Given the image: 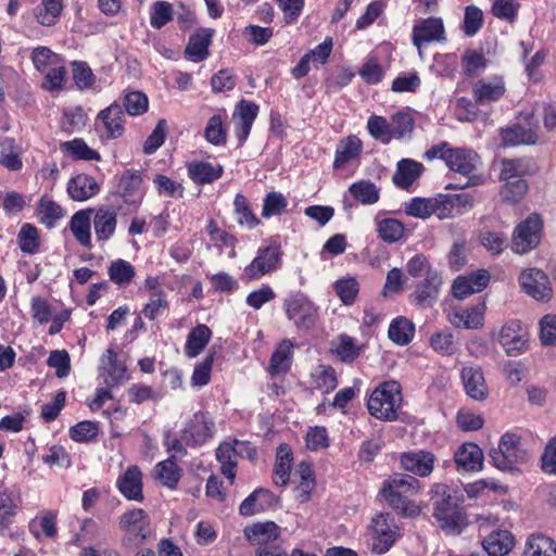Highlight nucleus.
Returning <instances> with one entry per match:
<instances>
[{"instance_id": "obj_1", "label": "nucleus", "mask_w": 556, "mask_h": 556, "mask_svg": "<svg viewBox=\"0 0 556 556\" xmlns=\"http://www.w3.org/2000/svg\"><path fill=\"white\" fill-rule=\"evenodd\" d=\"M432 516L440 528L451 534H458L467 525L466 516L460 507L458 492L447 484L435 483L430 492Z\"/></svg>"}, {"instance_id": "obj_2", "label": "nucleus", "mask_w": 556, "mask_h": 556, "mask_svg": "<svg viewBox=\"0 0 556 556\" xmlns=\"http://www.w3.org/2000/svg\"><path fill=\"white\" fill-rule=\"evenodd\" d=\"M420 481L410 475L394 473L382 483L381 494L386 502L404 517H416L420 508L410 497L420 492Z\"/></svg>"}, {"instance_id": "obj_3", "label": "nucleus", "mask_w": 556, "mask_h": 556, "mask_svg": "<svg viewBox=\"0 0 556 556\" xmlns=\"http://www.w3.org/2000/svg\"><path fill=\"white\" fill-rule=\"evenodd\" d=\"M401 387L396 381H386L379 384L367 401L371 416L383 421L397 419V409L402 404Z\"/></svg>"}, {"instance_id": "obj_4", "label": "nucleus", "mask_w": 556, "mask_h": 556, "mask_svg": "<svg viewBox=\"0 0 556 556\" xmlns=\"http://www.w3.org/2000/svg\"><path fill=\"white\" fill-rule=\"evenodd\" d=\"M489 456L493 465L503 471H513L518 464L528 460V454L521 447L520 437L509 432L502 435L498 446L492 448Z\"/></svg>"}, {"instance_id": "obj_5", "label": "nucleus", "mask_w": 556, "mask_h": 556, "mask_svg": "<svg viewBox=\"0 0 556 556\" xmlns=\"http://www.w3.org/2000/svg\"><path fill=\"white\" fill-rule=\"evenodd\" d=\"M149 516L143 509L135 508L124 513L118 520V527L124 532L122 545L134 548L144 542L149 535Z\"/></svg>"}, {"instance_id": "obj_6", "label": "nucleus", "mask_w": 556, "mask_h": 556, "mask_svg": "<svg viewBox=\"0 0 556 556\" xmlns=\"http://www.w3.org/2000/svg\"><path fill=\"white\" fill-rule=\"evenodd\" d=\"M282 252L279 245H268L257 251L253 261L245 266L242 279L247 281L258 280L266 274L276 271L281 264Z\"/></svg>"}, {"instance_id": "obj_7", "label": "nucleus", "mask_w": 556, "mask_h": 556, "mask_svg": "<svg viewBox=\"0 0 556 556\" xmlns=\"http://www.w3.org/2000/svg\"><path fill=\"white\" fill-rule=\"evenodd\" d=\"M542 219L538 214H531L515 229L511 239V250L523 254L538 247L541 239Z\"/></svg>"}, {"instance_id": "obj_8", "label": "nucleus", "mask_w": 556, "mask_h": 556, "mask_svg": "<svg viewBox=\"0 0 556 556\" xmlns=\"http://www.w3.org/2000/svg\"><path fill=\"white\" fill-rule=\"evenodd\" d=\"M283 307L288 318L293 320L298 329L308 330L315 326L318 309L306 296H291L285 301Z\"/></svg>"}, {"instance_id": "obj_9", "label": "nucleus", "mask_w": 556, "mask_h": 556, "mask_svg": "<svg viewBox=\"0 0 556 556\" xmlns=\"http://www.w3.org/2000/svg\"><path fill=\"white\" fill-rule=\"evenodd\" d=\"M372 551L379 555L387 553L395 543L397 527L389 513H381L372 518Z\"/></svg>"}, {"instance_id": "obj_10", "label": "nucleus", "mask_w": 556, "mask_h": 556, "mask_svg": "<svg viewBox=\"0 0 556 556\" xmlns=\"http://www.w3.org/2000/svg\"><path fill=\"white\" fill-rule=\"evenodd\" d=\"M521 289L539 302H548L553 290L548 276L541 269L527 268L519 276Z\"/></svg>"}, {"instance_id": "obj_11", "label": "nucleus", "mask_w": 556, "mask_h": 556, "mask_svg": "<svg viewBox=\"0 0 556 556\" xmlns=\"http://www.w3.org/2000/svg\"><path fill=\"white\" fill-rule=\"evenodd\" d=\"M215 425L203 412L195 413L182 431V440L190 446L204 444L214 434Z\"/></svg>"}, {"instance_id": "obj_12", "label": "nucleus", "mask_w": 556, "mask_h": 556, "mask_svg": "<svg viewBox=\"0 0 556 556\" xmlns=\"http://www.w3.org/2000/svg\"><path fill=\"white\" fill-rule=\"evenodd\" d=\"M412 40L413 45L418 49L419 54H421L424 43L446 40L442 18L428 17L419 21L413 28Z\"/></svg>"}, {"instance_id": "obj_13", "label": "nucleus", "mask_w": 556, "mask_h": 556, "mask_svg": "<svg viewBox=\"0 0 556 556\" xmlns=\"http://www.w3.org/2000/svg\"><path fill=\"white\" fill-rule=\"evenodd\" d=\"M441 195L435 198H413L405 202L403 207L404 212L408 216L416 218H428L431 215L438 216L440 219L448 218V212L446 206L441 205Z\"/></svg>"}, {"instance_id": "obj_14", "label": "nucleus", "mask_w": 556, "mask_h": 556, "mask_svg": "<svg viewBox=\"0 0 556 556\" xmlns=\"http://www.w3.org/2000/svg\"><path fill=\"white\" fill-rule=\"evenodd\" d=\"M498 341L508 356H518L528 349L529 338L519 323H510L502 327Z\"/></svg>"}, {"instance_id": "obj_15", "label": "nucleus", "mask_w": 556, "mask_h": 556, "mask_svg": "<svg viewBox=\"0 0 556 556\" xmlns=\"http://www.w3.org/2000/svg\"><path fill=\"white\" fill-rule=\"evenodd\" d=\"M91 219L97 241H108L116 230L117 208L111 205H101L94 210Z\"/></svg>"}, {"instance_id": "obj_16", "label": "nucleus", "mask_w": 556, "mask_h": 556, "mask_svg": "<svg viewBox=\"0 0 556 556\" xmlns=\"http://www.w3.org/2000/svg\"><path fill=\"white\" fill-rule=\"evenodd\" d=\"M97 121L110 139L119 138L125 131V113L116 102L100 111Z\"/></svg>"}, {"instance_id": "obj_17", "label": "nucleus", "mask_w": 556, "mask_h": 556, "mask_svg": "<svg viewBox=\"0 0 556 556\" xmlns=\"http://www.w3.org/2000/svg\"><path fill=\"white\" fill-rule=\"evenodd\" d=\"M434 454L426 450L403 453L401 456L402 468L419 477H428L434 468Z\"/></svg>"}, {"instance_id": "obj_18", "label": "nucleus", "mask_w": 556, "mask_h": 556, "mask_svg": "<svg viewBox=\"0 0 556 556\" xmlns=\"http://www.w3.org/2000/svg\"><path fill=\"white\" fill-rule=\"evenodd\" d=\"M465 392L475 401H483L489 395L484 375L479 366H464L460 370Z\"/></svg>"}, {"instance_id": "obj_19", "label": "nucleus", "mask_w": 556, "mask_h": 556, "mask_svg": "<svg viewBox=\"0 0 556 556\" xmlns=\"http://www.w3.org/2000/svg\"><path fill=\"white\" fill-rule=\"evenodd\" d=\"M445 154L446 166L462 175L468 176L476 170L479 163L478 154L470 149H447Z\"/></svg>"}, {"instance_id": "obj_20", "label": "nucleus", "mask_w": 556, "mask_h": 556, "mask_svg": "<svg viewBox=\"0 0 556 556\" xmlns=\"http://www.w3.org/2000/svg\"><path fill=\"white\" fill-rule=\"evenodd\" d=\"M243 533L252 545H265L279 538L280 528L274 521L255 522L247 526Z\"/></svg>"}, {"instance_id": "obj_21", "label": "nucleus", "mask_w": 556, "mask_h": 556, "mask_svg": "<svg viewBox=\"0 0 556 556\" xmlns=\"http://www.w3.org/2000/svg\"><path fill=\"white\" fill-rule=\"evenodd\" d=\"M117 486L119 492L128 500L141 502L142 493V475L137 466H130L118 478Z\"/></svg>"}, {"instance_id": "obj_22", "label": "nucleus", "mask_w": 556, "mask_h": 556, "mask_svg": "<svg viewBox=\"0 0 556 556\" xmlns=\"http://www.w3.org/2000/svg\"><path fill=\"white\" fill-rule=\"evenodd\" d=\"M442 285L441 276L438 271H428L425 280L418 287L414 294V302L420 307H430L437 302L439 289Z\"/></svg>"}, {"instance_id": "obj_23", "label": "nucleus", "mask_w": 556, "mask_h": 556, "mask_svg": "<svg viewBox=\"0 0 556 556\" xmlns=\"http://www.w3.org/2000/svg\"><path fill=\"white\" fill-rule=\"evenodd\" d=\"M100 191L97 180L89 175L79 174L67 182V193L72 200L83 202L92 198Z\"/></svg>"}, {"instance_id": "obj_24", "label": "nucleus", "mask_w": 556, "mask_h": 556, "mask_svg": "<svg viewBox=\"0 0 556 556\" xmlns=\"http://www.w3.org/2000/svg\"><path fill=\"white\" fill-rule=\"evenodd\" d=\"M454 459L458 469L478 471L482 469L483 453L476 443L467 442L458 447L455 452Z\"/></svg>"}, {"instance_id": "obj_25", "label": "nucleus", "mask_w": 556, "mask_h": 556, "mask_svg": "<svg viewBox=\"0 0 556 556\" xmlns=\"http://www.w3.org/2000/svg\"><path fill=\"white\" fill-rule=\"evenodd\" d=\"M94 208L76 212L70 222V229L74 238L85 248L90 249L91 243V217Z\"/></svg>"}, {"instance_id": "obj_26", "label": "nucleus", "mask_w": 556, "mask_h": 556, "mask_svg": "<svg viewBox=\"0 0 556 556\" xmlns=\"http://www.w3.org/2000/svg\"><path fill=\"white\" fill-rule=\"evenodd\" d=\"M506 91L503 78L495 77L493 80L480 79L472 89L473 98L479 104H486L500 100Z\"/></svg>"}, {"instance_id": "obj_27", "label": "nucleus", "mask_w": 556, "mask_h": 556, "mask_svg": "<svg viewBox=\"0 0 556 556\" xmlns=\"http://www.w3.org/2000/svg\"><path fill=\"white\" fill-rule=\"evenodd\" d=\"M330 352L341 362L351 364L361 355L362 346L354 338L342 333L331 340Z\"/></svg>"}, {"instance_id": "obj_28", "label": "nucleus", "mask_w": 556, "mask_h": 556, "mask_svg": "<svg viewBox=\"0 0 556 556\" xmlns=\"http://www.w3.org/2000/svg\"><path fill=\"white\" fill-rule=\"evenodd\" d=\"M276 498L266 489H256L240 505L239 513L242 516H253L274 506Z\"/></svg>"}, {"instance_id": "obj_29", "label": "nucleus", "mask_w": 556, "mask_h": 556, "mask_svg": "<svg viewBox=\"0 0 556 556\" xmlns=\"http://www.w3.org/2000/svg\"><path fill=\"white\" fill-rule=\"evenodd\" d=\"M142 178L139 172L126 170L119 178L117 192L127 204H136L141 200L140 187Z\"/></svg>"}, {"instance_id": "obj_30", "label": "nucleus", "mask_w": 556, "mask_h": 556, "mask_svg": "<svg viewBox=\"0 0 556 556\" xmlns=\"http://www.w3.org/2000/svg\"><path fill=\"white\" fill-rule=\"evenodd\" d=\"M482 545L489 556H505L513 549L515 539L507 530H495L483 540Z\"/></svg>"}, {"instance_id": "obj_31", "label": "nucleus", "mask_w": 556, "mask_h": 556, "mask_svg": "<svg viewBox=\"0 0 556 556\" xmlns=\"http://www.w3.org/2000/svg\"><path fill=\"white\" fill-rule=\"evenodd\" d=\"M424 165L409 159H403L397 163L393 182L403 189L410 187L422 173Z\"/></svg>"}, {"instance_id": "obj_32", "label": "nucleus", "mask_w": 556, "mask_h": 556, "mask_svg": "<svg viewBox=\"0 0 556 556\" xmlns=\"http://www.w3.org/2000/svg\"><path fill=\"white\" fill-rule=\"evenodd\" d=\"M241 451L237 450V447L228 442H224L219 444L216 450V458L220 464L222 473L233 483L236 478V467H237V458Z\"/></svg>"}, {"instance_id": "obj_33", "label": "nucleus", "mask_w": 556, "mask_h": 556, "mask_svg": "<svg viewBox=\"0 0 556 556\" xmlns=\"http://www.w3.org/2000/svg\"><path fill=\"white\" fill-rule=\"evenodd\" d=\"M294 476L299 478V483L295 488V497L301 503L309 501L311 494L316 486L314 471L311 465L302 462L296 466Z\"/></svg>"}, {"instance_id": "obj_34", "label": "nucleus", "mask_w": 556, "mask_h": 556, "mask_svg": "<svg viewBox=\"0 0 556 556\" xmlns=\"http://www.w3.org/2000/svg\"><path fill=\"white\" fill-rule=\"evenodd\" d=\"M212 337L211 329L204 325H198L188 334L185 352L188 357H197L207 345Z\"/></svg>"}, {"instance_id": "obj_35", "label": "nucleus", "mask_w": 556, "mask_h": 556, "mask_svg": "<svg viewBox=\"0 0 556 556\" xmlns=\"http://www.w3.org/2000/svg\"><path fill=\"white\" fill-rule=\"evenodd\" d=\"M188 174L195 184L205 185L218 179L223 174V167L213 166L208 162H195L188 165Z\"/></svg>"}, {"instance_id": "obj_36", "label": "nucleus", "mask_w": 556, "mask_h": 556, "mask_svg": "<svg viewBox=\"0 0 556 556\" xmlns=\"http://www.w3.org/2000/svg\"><path fill=\"white\" fill-rule=\"evenodd\" d=\"M361 140L356 136H349L345 140L341 141L336 150L333 167H344L346 163L357 159L361 154Z\"/></svg>"}, {"instance_id": "obj_37", "label": "nucleus", "mask_w": 556, "mask_h": 556, "mask_svg": "<svg viewBox=\"0 0 556 556\" xmlns=\"http://www.w3.org/2000/svg\"><path fill=\"white\" fill-rule=\"evenodd\" d=\"M292 453L288 445L282 444L277 448L274 468V482L276 485H286L290 479Z\"/></svg>"}, {"instance_id": "obj_38", "label": "nucleus", "mask_w": 556, "mask_h": 556, "mask_svg": "<svg viewBox=\"0 0 556 556\" xmlns=\"http://www.w3.org/2000/svg\"><path fill=\"white\" fill-rule=\"evenodd\" d=\"M484 312L485 304L479 303L470 308L455 312L452 323L457 327L463 325L467 329H477L483 324Z\"/></svg>"}, {"instance_id": "obj_39", "label": "nucleus", "mask_w": 556, "mask_h": 556, "mask_svg": "<svg viewBox=\"0 0 556 556\" xmlns=\"http://www.w3.org/2000/svg\"><path fill=\"white\" fill-rule=\"evenodd\" d=\"M293 343L282 340L273 353L269 362V372L273 375L286 372L290 369Z\"/></svg>"}, {"instance_id": "obj_40", "label": "nucleus", "mask_w": 556, "mask_h": 556, "mask_svg": "<svg viewBox=\"0 0 556 556\" xmlns=\"http://www.w3.org/2000/svg\"><path fill=\"white\" fill-rule=\"evenodd\" d=\"M415 333V325L406 317L400 316L393 319L389 326L388 336L397 345L408 344Z\"/></svg>"}, {"instance_id": "obj_41", "label": "nucleus", "mask_w": 556, "mask_h": 556, "mask_svg": "<svg viewBox=\"0 0 556 556\" xmlns=\"http://www.w3.org/2000/svg\"><path fill=\"white\" fill-rule=\"evenodd\" d=\"M212 33L194 34L190 37L185 54L192 62H201L208 55Z\"/></svg>"}, {"instance_id": "obj_42", "label": "nucleus", "mask_w": 556, "mask_h": 556, "mask_svg": "<svg viewBox=\"0 0 556 556\" xmlns=\"http://www.w3.org/2000/svg\"><path fill=\"white\" fill-rule=\"evenodd\" d=\"M526 556H556V543L543 534H533L528 539Z\"/></svg>"}, {"instance_id": "obj_43", "label": "nucleus", "mask_w": 556, "mask_h": 556, "mask_svg": "<svg viewBox=\"0 0 556 556\" xmlns=\"http://www.w3.org/2000/svg\"><path fill=\"white\" fill-rule=\"evenodd\" d=\"M351 195L364 205H371L379 201L380 191L378 187L369 180H361L350 186Z\"/></svg>"}, {"instance_id": "obj_44", "label": "nucleus", "mask_w": 556, "mask_h": 556, "mask_svg": "<svg viewBox=\"0 0 556 556\" xmlns=\"http://www.w3.org/2000/svg\"><path fill=\"white\" fill-rule=\"evenodd\" d=\"M502 140L504 146L534 144L538 136L531 129L515 125L502 130Z\"/></svg>"}, {"instance_id": "obj_45", "label": "nucleus", "mask_w": 556, "mask_h": 556, "mask_svg": "<svg viewBox=\"0 0 556 556\" xmlns=\"http://www.w3.org/2000/svg\"><path fill=\"white\" fill-rule=\"evenodd\" d=\"M0 164L12 172L20 170L22 168L23 162L14 139L5 138L1 142Z\"/></svg>"}, {"instance_id": "obj_46", "label": "nucleus", "mask_w": 556, "mask_h": 556, "mask_svg": "<svg viewBox=\"0 0 556 556\" xmlns=\"http://www.w3.org/2000/svg\"><path fill=\"white\" fill-rule=\"evenodd\" d=\"M154 477L164 485L174 489L181 478V469L173 459L168 458L155 466Z\"/></svg>"}, {"instance_id": "obj_47", "label": "nucleus", "mask_w": 556, "mask_h": 556, "mask_svg": "<svg viewBox=\"0 0 556 556\" xmlns=\"http://www.w3.org/2000/svg\"><path fill=\"white\" fill-rule=\"evenodd\" d=\"M60 148L63 152L70 153L75 160H100V154L98 153V151L89 148L87 143L80 138H75L71 141L61 142Z\"/></svg>"}, {"instance_id": "obj_48", "label": "nucleus", "mask_w": 556, "mask_h": 556, "mask_svg": "<svg viewBox=\"0 0 556 556\" xmlns=\"http://www.w3.org/2000/svg\"><path fill=\"white\" fill-rule=\"evenodd\" d=\"M108 274L110 279L118 286H128L135 275V267L127 261L118 258L109 266Z\"/></svg>"}, {"instance_id": "obj_49", "label": "nucleus", "mask_w": 556, "mask_h": 556, "mask_svg": "<svg viewBox=\"0 0 556 556\" xmlns=\"http://www.w3.org/2000/svg\"><path fill=\"white\" fill-rule=\"evenodd\" d=\"M377 231L381 240L387 243L397 242L404 235V225L395 218L376 220Z\"/></svg>"}, {"instance_id": "obj_50", "label": "nucleus", "mask_w": 556, "mask_h": 556, "mask_svg": "<svg viewBox=\"0 0 556 556\" xmlns=\"http://www.w3.org/2000/svg\"><path fill=\"white\" fill-rule=\"evenodd\" d=\"M312 378L316 388L326 393L334 390L338 386L337 372L330 365H318L312 374Z\"/></svg>"}, {"instance_id": "obj_51", "label": "nucleus", "mask_w": 556, "mask_h": 556, "mask_svg": "<svg viewBox=\"0 0 556 556\" xmlns=\"http://www.w3.org/2000/svg\"><path fill=\"white\" fill-rule=\"evenodd\" d=\"M63 10L62 2H39L33 10L36 21L43 26L53 25Z\"/></svg>"}, {"instance_id": "obj_52", "label": "nucleus", "mask_w": 556, "mask_h": 556, "mask_svg": "<svg viewBox=\"0 0 556 556\" xmlns=\"http://www.w3.org/2000/svg\"><path fill=\"white\" fill-rule=\"evenodd\" d=\"M108 377L105 383L108 387H115L127 380V369L117 359V354L113 350H108Z\"/></svg>"}, {"instance_id": "obj_53", "label": "nucleus", "mask_w": 556, "mask_h": 556, "mask_svg": "<svg viewBox=\"0 0 556 556\" xmlns=\"http://www.w3.org/2000/svg\"><path fill=\"white\" fill-rule=\"evenodd\" d=\"M479 241L493 255H500L508 245L506 235L492 230L480 231Z\"/></svg>"}, {"instance_id": "obj_54", "label": "nucleus", "mask_w": 556, "mask_h": 556, "mask_svg": "<svg viewBox=\"0 0 556 556\" xmlns=\"http://www.w3.org/2000/svg\"><path fill=\"white\" fill-rule=\"evenodd\" d=\"M429 343L431 348L441 355H453L458 349V343L453 333L448 331H437L431 334Z\"/></svg>"}, {"instance_id": "obj_55", "label": "nucleus", "mask_w": 556, "mask_h": 556, "mask_svg": "<svg viewBox=\"0 0 556 556\" xmlns=\"http://www.w3.org/2000/svg\"><path fill=\"white\" fill-rule=\"evenodd\" d=\"M17 502L14 500L11 492L8 490L0 491V532L2 533L17 511Z\"/></svg>"}, {"instance_id": "obj_56", "label": "nucleus", "mask_w": 556, "mask_h": 556, "mask_svg": "<svg viewBox=\"0 0 556 556\" xmlns=\"http://www.w3.org/2000/svg\"><path fill=\"white\" fill-rule=\"evenodd\" d=\"M235 214L237 216V222L241 226H245L249 229L255 228L260 220L252 213L248 200L243 194H237L233 201Z\"/></svg>"}, {"instance_id": "obj_57", "label": "nucleus", "mask_w": 556, "mask_h": 556, "mask_svg": "<svg viewBox=\"0 0 556 556\" xmlns=\"http://www.w3.org/2000/svg\"><path fill=\"white\" fill-rule=\"evenodd\" d=\"M414 119L406 112H397L391 116L390 132L392 139H402L413 131Z\"/></svg>"}, {"instance_id": "obj_58", "label": "nucleus", "mask_w": 556, "mask_h": 556, "mask_svg": "<svg viewBox=\"0 0 556 556\" xmlns=\"http://www.w3.org/2000/svg\"><path fill=\"white\" fill-rule=\"evenodd\" d=\"M205 139L214 146H224L227 141V132L219 114L213 115L204 129Z\"/></svg>"}, {"instance_id": "obj_59", "label": "nucleus", "mask_w": 556, "mask_h": 556, "mask_svg": "<svg viewBox=\"0 0 556 556\" xmlns=\"http://www.w3.org/2000/svg\"><path fill=\"white\" fill-rule=\"evenodd\" d=\"M18 244L22 252L35 254L39 249L37 228L30 224H24L18 232Z\"/></svg>"}, {"instance_id": "obj_60", "label": "nucleus", "mask_w": 556, "mask_h": 556, "mask_svg": "<svg viewBox=\"0 0 556 556\" xmlns=\"http://www.w3.org/2000/svg\"><path fill=\"white\" fill-rule=\"evenodd\" d=\"M123 104L129 115L138 116L147 112L149 101L143 92L128 91L123 98Z\"/></svg>"}, {"instance_id": "obj_61", "label": "nucleus", "mask_w": 556, "mask_h": 556, "mask_svg": "<svg viewBox=\"0 0 556 556\" xmlns=\"http://www.w3.org/2000/svg\"><path fill=\"white\" fill-rule=\"evenodd\" d=\"M483 12L476 5H468L465 10L463 30L466 36H475L483 25Z\"/></svg>"}, {"instance_id": "obj_62", "label": "nucleus", "mask_w": 556, "mask_h": 556, "mask_svg": "<svg viewBox=\"0 0 556 556\" xmlns=\"http://www.w3.org/2000/svg\"><path fill=\"white\" fill-rule=\"evenodd\" d=\"M369 134L382 143L388 144L391 141L390 122L384 117L372 115L367 121Z\"/></svg>"}, {"instance_id": "obj_63", "label": "nucleus", "mask_w": 556, "mask_h": 556, "mask_svg": "<svg viewBox=\"0 0 556 556\" xmlns=\"http://www.w3.org/2000/svg\"><path fill=\"white\" fill-rule=\"evenodd\" d=\"M168 302L163 290L151 293L149 302L143 306L142 314L146 318L153 320L167 308Z\"/></svg>"}, {"instance_id": "obj_64", "label": "nucleus", "mask_w": 556, "mask_h": 556, "mask_svg": "<svg viewBox=\"0 0 556 556\" xmlns=\"http://www.w3.org/2000/svg\"><path fill=\"white\" fill-rule=\"evenodd\" d=\"M49 367L55 369V375L59 378H65L71 371V358L70 354L65 350H54L50 352L47 359Z\"/></svg>"}]
</instances>
